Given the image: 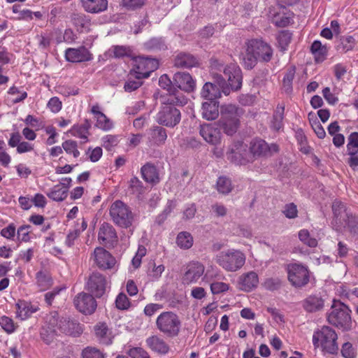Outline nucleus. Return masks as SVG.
Masks as SVG:
<instances>
[{
  "label": "nucleus",
  "mask_w": 358,
  "mask_h": 358,
  "mask_svg": "<svg viewBox=\"0 0 358 358\" xmlns=\"http://www.w3.org/2000/svg\"><path fill=\"white\" fill-rule=\"evenodd\" d=\"M157 329L168 338L177 337L182 329V321L179 315L173 311H164L156 320Z\"/></svg>",
  "instance_id": "obj_1"
},
{
  "label": "nucleus",
  "mask_w": 358,
  "mask_h": 358,
  "mask_svg": "<svg viewBox=\"0 0 358 358\" xmlns=\"http://www.w3.org/2000/svg\"><path fill=\"white\" fill-rule=\"evenodd\" d=\"M243 114V110L233 104L224 105L221 107L220 126L225 134L229 136L234 134L239 126V118Z\"/></svg>",
  "instance_id": "obj_2"
},
{
  "label": "nucleus",
  "mask_w": 358,
  "mask_h": 358,
  "mask_svg": "<svg viewBox=\"0 0 358 358\" xmlns=\"http://www.w3.org/2000/svg\"><path fill=\"white\" fill-rule=\"evenodd\" d=\"M216 263L228 272L240 270L245 263V255L239 250L228 249L216 255Z\"/></svg>",
  "instance_id": "obj_3"
},
{
  "label": "nucleus",
  "mask_w": 358,
  "mask_h": 358,
  "mask_svg": "<svg viewBox=\"0 0 358 358\" xmlns=\"http://www.w3.org/2000/svg\"><path fill=\"white\" fill-rule=\"evenodd\" d=\"M337 338V334L334 329L324 326L314 332L313 343L315 348L321 347L324 351L334 354L338 350Z\"/></svg>",
  "instance_id": "obj_4"
},
{
  "label": "nucleus",
  "mask_w": 358,
  "mask_h": 358,
  "mask_svg": "<svg viewBox=\"0 0 358 358\" xmlns=\"http://www.w3.org/2000/svg\"><path fill=\"white\" fill-rule=\"evenodd\" d=\"M350 313V310L344 303L334 301L332 310L327 317L328 322L345 331L350 330L352 327Z\"/></svg>",
  "instance_id": "obj_5"
},
{
  "label": "nucleus",
  "mask_w": 358,
  "mask_h": 358,
  "mask_svg": "<svg viewBox=\"0 0 358 358\" xmlns=\"http://www.w3.org/2000/svg\"><path fill=\"white\" fill-rule=\"evenodd\" d=\"M287 278L291 285L296 288L306 286L310 281V271L308 267L299 262L287 265Z\"/></svg>",
  "instance_id": "obj_6"
},
{
  "label": "nucleus",
  "mask_w": 358,
  "mask_h": 358,
  "mask_svg": "<svg viewBox=\"0 0 358 358\" xmlns=\"http://www.w3.org/2000/svg\"><path fill=\"white\" fill-rule=\"evenodd\" d=\"M110 215L113 222L122 228L129 227L134 220V215L130 208L120 200L111 204Z\"/></svg>",
  "instance_id": "obj_7"
},
{
  "label": "nucleus",
  "mask_w": 358,
  "mask_h": 358,
  "mask_svg": "<svg viewBox=\"0 0 358 358\" xmlns=\"http://www.w3.org/2000/svg\"><path fill=\"white\" fill-rule=\"evenodd\" d=\"M212 66L218 71H223L222 79L227 80L229 85L233 90H238L242 86V73L241 69L235 64H230L226 66L219 63L217 60L212 62Z\"/></svg>",
  "instance_id": "obj_8"
},
{
  "label": "nucleus",
  "mask_w": 358,
  "mask_h": 358,
  "mask_svg": "<svg viewBox=\"0 0 358 358\" xmlns=\"http://www.w3.org/2000/svg\"><path fill=\"white\" fill-rule=\"evenodd\" d=\"M180 119V111L172 106H162L157 115V122L168 127H174Z\"/></svg>",
  "instance_id": "obj_9"
},
{
  "label": "nucleus",
  "mask_w": 358,
  "mask_h": 358,
  "mask_svg": "<svg viewBox=\"0 0 358 358\" xmlns=\"http://www.w3.org/2000/svg\"><path fill=\"white\" fill-rule=\"evenodd\" d=\"M227 159L236 164H245L252 162L250 152L247 145L243 142L234 143L227 152Z\"/></svg>",
  "instance_id": "obj_10"
},
{
  "label": "nucleus",
  "mask_w": 358,
  "mask_h": 358,
  "mask_svg": "<svg viewBox=\"0 0 358 358\" xmlns=\"http://www.w3.org/2000/svg\"><path fill=\"white\" fill-rule=\"evenodd\" d=\"M159 62L150 57H141L136 62V67L131 71V76L142 79L150 76V73L157 69Z\"/></svg>",
  "instance_id": "obj_11"
},
{
  "label": "nucleus",
  "mask_w": 358,
  "mask_h": 358,
  "mask_svg": "<svg viewBox=\"0 0 358 358\" xmlns=\"http://www.w3.org/2000/svg\"><path fill=\"white\" fill-rule=\"evenodd\" d=\"M57 326L59 334H64L73 337L79 336L83 331L80 324L69 317H59L56 312Z\"/></svg>",
  "instance_id": "obj_12"
},
{
  "label": "nucleus",
  "mask_w": 358,
  "mask_h": 358,
  "mask_svg": "<svg viewBox=\"0 0 358 358\" xmlns=\"http://www.w3.org/2000/svg\"><path fill=\"white\" fill-rule=\"evenodd\" d=\"M106 287V277L99 272H93L90 275L86 283L87 291L97 298L101 297L105 294Z\"/></svg>",
  "instance_id": "obj_13"
},
{
  "label": "nucleus",
  "mask_w": 358,
  "mask_h": 358,
  "mask_svg": "<svg viewBox=\"0 0 358 358\" xmlns=\"http://www.w3.org/2000/svg\"><path fill=\"white\" fill-rule=\"evenodd\" d=\"M73 303L76 309L85 315L92 314L97 306L94 295L85 292L78 294L74 298Z\"/></svg>",
  "instance_id": "obj_14"
},
{
  "label": "nucleus",
  "mask_w": 358,
  "mask_h": 358,
  "mask_svg": "<svg viewBox=\"0 0 358 358\" xmlns=\"http://www.w3.org/2000/svg\"><path fill=\"white\" fill-rule=\"evenodd\" d=\"M249 45L250 50H252L259 61L268 62L273 57V50L271 47L265 41L259 38L249 40L247 42Z\"/></svg>",
  "instance_id": "obj_15"
},
{
  "label": "nucleus",
  "mask_w": 358,
  "mask_h": 358,
  "mask_svg": "<svg viewBox=\"0 0 358 358\" xmlns=\"http://www.w3.org/2000/svg\"><path fill=\"white\" fill-rule=\"evenodd\" d=\"M56 311L51 312L46 317V324L41 330V338L48 345L52 343L59 335L57 326Z\"/></svg>",
  "instance_id": "obj_16"
},
{
  "label": "nucleus",
  "mask_w": 358,
  "mask_h": 358,
  "mask_svg": "<svg viewBox=\"0 0 358 358\" xmlns=\"http://www.w3.org/2000/svg\"><path fill=\"white\" fill-rule=\"evenodd\" d=\"M204 266L199 262H192L187 267V271L182 277V282L189 285L197 282L204 273Z\"/></svg>",
  "instance_id": "obj_17"
},
{
  "label": "nucleus",
  "mask_w": 358,
  "mask_h": 358,
  "mask_svg": "<svg viewBox=\"0 0 358 358\" xmlns=\"http://www.w3.org/2000/svg\"><path fill=\"white\" fill-rule=\"evenodd\" d=\"M176 88L186 92H193L196 87L195 80L189 73L177 72L173 77Z\"/></svg>",
  "instance_id": "obj_18"
},
{
  "label": "nucleus",
  "mask_w": 358,
  "mask_h": 358,
  "mask_svg": "<svg viewBox=\"0 0 358 358\" xmlns=\"http://www.w3.org/2000/svg\"><path fill=\"white\" fill-rule=\"evenodd\" d=\"M199 133L203 138L212 145H217L221 141L220 130L213 124L201 125Z\"/></svg>",
  "instance_id": "obj_19"
},
{
  "label": "nucleus",
  "mask_w": 358,
  "mask_h": 358,
  "mask_svg": "<svg viewBox=\"0 0 358 358\" xmlns=\"http://www.w3.org/2000/svg\"><path fill=\"white\" fill-rule=\"evenodd\" d=\"M94 262L102 269H110L115 264V259L107 250L96 248L94 251Z\"/></svg>",
  "instance_id": "obj_20"
},
{
  "label": "nucleus",
  "mask_w": 358,
  "mask_h": 358,
  "mask_svg": "<svg viewBox=\"0 0 358 358\" xmlns=\"http://www.w3.org/2000/svg\"><path fill=\"white\" fill-rule=\"evenodd\" d=\"M98 239L100 243L106 246L113 245L117 241V236L114 227L104 222L99 229Z\"/></svg>",
  "instance_id": "obj_21"
},
{
  "label": "nucleus",
  "mask_w": 358,
  "mask_h": 358,
  "mask_svg": "<svg viewBox=\"0 0 358 358\" xmlns=\"http://www.w3.org/2000/svg\"><path fill=\"white\" fill-rule=\"evenodd\" d=\"M162 106H183L187 103V99L176 88L173 92H167V94L160 97Z\"/></svg>",
  "instance_id": "obj_22"
},
{
  "label": "nucleus",
  "mask_w": 358,
  "mask_h": 358,
  "mask_svg": "<svg viewBox=\"0 0 358 358\" xmlns=\"http://www.w3.org/2000/svg\"><path fill=\"white\" fill-rule=\"evenodd\" d=\"M66 59L71 62H88L92 59V55L84 46L78 48H68L65 52Z\"/></svg>",
  "instance_id": "obj_23"
},
{
  "label": "nucleus",
  "mask_w": 358,
  "mask_h": 358,
  "mask_svg": "<svg viewBox=\"0 0 358 358\" xmlns=\"http://www.w3.org/2000/svg\"><path fill=\"white\" fill-rule=\"evenodd\" d=\"M173 64L177 68L190 69L199 65V59L190 53L180 52L174 57Z\"/></svg>",
  "instance_id": "obj_24"
},
{
  "label": "nucleus",
  "mask_w": 358,
  "mask_h": 358,
  "mask_svg": "<svg viewBox=\"0 0 358 358\" xmlns=\"http://www.w3.org/2000/svg\"><path fill=\"white\" fill-rule=\"evenodd\" d=\"M303 308L308 313L321 311L324 306V300L319 294L308 296L301 301Z\"/></svg>",
  "instance_id": "obj_25"
},
{
  "label": "nucleus",
  "mask_w": 358,
  "mask_h": 358,
  "mask_svg": "<svg viewBox=\"0 0 358 358\" xmlns=\"http://www.w3.org/2000/svg\"><path fill=\"white\" fill-rule=\"evenodd\" d=\"M249 152L252 158V162L255 159L268 155V144L262 139L256 138L250 142Z\"/></svg>",
  "instance_id": "obj_26"
},
{
  "label": "nucleus",
  "mask_w": 358,
  "mask_h": 358,
  "mask_svg": "<svg viewBox=\"0 0 358 358\" xmlns=\"http://www.w3.org/2000/svg\"><path fill=\"white\" fill-rule=\"evenodd\" d=\"M83 10L92 14L101 13L108 9V0H80Z\"/></svg>",
  "instance_id": "obj_27"
},
{
  "label": "nucleus",
  "mask_w": 358,
  "mask_h": 358,
  "mask_svg": "<svg viewBox=\"0 0 358 358\" xmlns=\"http://www.w3.org/2000/svg\"><path fill=\"white\" fill-rule=\"evenodd\" d=\"M259 283L258 275L255 271L243 273L238 278L239 288L250 292L257 287Z\"/></svg>",
  "instance_id": "obj_28"
},
{
  "label": "nucleus",
  "mask_w": 358,
  "mask_h": 358,
  "mask_svg": "<svg viewBox=\"0 0 358 358\" xmlns=\"http://www.w3.org/2000/svg\"><path fill=\"white\" fill-rule=\"evenodd\" d=\"M202 117L207 120H215L219 115L218 102L217 101H207L202 103Z\"/></svg>",
  "instance_id": "obj_29"
},
{
  "label": "nucleus",
  "mask_w": 358,
  "mask_h": 358,
  "mask_svg": "<svg viewBox=\"0 0 358 358\" xmlns=\"http://www.w3.org/2000/svg\"><path fill=\"white\" fill-rule=\"evenodd\" d=\"M281 9L282 11L273 14L272 22L278 27H285L293 22L294 13L291 11H285V9Z\"/></svg>",
  "instance_id": "obj_30"
},
{
  "label": "nucleus",
  "mask_w": 358,
  "mask_h": 358,
  "mask_svg": "<svg viewBox=\"0 0 358 358\" xmlns=\"http://www.w3.org/2000/svg\"><path fill=\"white\" fill-rule=\"evenodd\" d=\"M143 178L152 184H157L159 182V173L157 168L150 163H147L141 169Z\"/></svg>",
  "instance_id": "obj_31"
},
{
  "label": "nucleus",
  "mask_w": 358,
  "mask_h": 358,
  "mask_svg": "<svg viewBox=\"0 0 358 358\" xmlns=\"http://www.w3.org/2000/svg\"><path fill=\"white\" fill-rule=\"evenodd\" d=\"M146 343L153 351L160 354H166L169 350L168 344L158 336L149 337L146 340Z\"/></svg>",
  "instance_id": "obj_32"
},
{
  "label": "nucleus",
  "mask_w": 358,
  "mask_h": 358,
  "mask_svg": "<svg viewBox=\"0 0 358 358\" xmlns=\"http://www.w3.org/2000/svg\"><path fill=\"white\" fill-rule=\"evenodd\" d=\"M167 138L166 130L159 126L153 127L149 132L150 141L155 145H160L164 144Z\"/></svg>",
  "instance_id": "obj_33"
},
{
  "label": "nucleus",
  "mask_w": 358,
  "mask_h": 358,
  "mask_svg": "<svg viewBox=\"0 0 358 358\" xmlns=\"http://www.w3.org/2000/svg\"><path fill=\"white\" fill-rule=\"evenodd\" d=\"M201 96L208 101H216L221 96V93L216 85L206 83L201 90Z\"/></svg>",
  "instance_id": "obj_34"
},
{
  "label": "nucleus",
  "mask_w": 358,
  "mask_h": 358,
  "mask_svg": "<svg viewBox=\"0 0 358 358\" xmlns=\"http://www.w3.org/2000/svg\"><path fill=\"white\" fill-rule=\"evenodd\" d=\"M94 331L99 342L109 345L111 343V333L106 323H99L94 327Z\"/></svg>",
  "instance_id": "obj_35"
},
{
  "label": "nucleus",
  "mask_w": 358,
  "mask_h": 358,
  "mask_svg": "<svg viewBox=\"0 0 358 358\" xmlns=\"http://www.w3.org/2000/svg\"><path fill=\"white\" fill-rule=\"evenodd\" d=\"M245 45V50L241 52L240 57L244 67L247 69H252L255 66L259 59L252 50H250L248 43H246Z\"/></svg>",
  "instance_id": "obj_36"
},
{
  "label": "nucleus",
  "mask_w": 358,
  "mask_h": 358,
  "mask_svg": "<svg viewBox=\"0 0 358 358\" xmlns=\"http://www.w3.org/2000/svg\"><path fill=\"white\" fill-rule=\"evenodd\" d=\"M310 50L316 63H321L326 59L328 50L320 41H315L311 45Z\"/></svg>",
  "instance_id": "obj_37"
},
{
  "label": "nucleus",
  "mask_w": 358,
  "mask_h": 358,
  "mask_svg": "<svg viewBox=\"0 0 358 358\" xmlns=\"http://www.w3.org/2000/svg\"><path fill=\"white\" fill-rule=\"evenodd\" d=\"M90 127V122L88 120H85L83 124L74 125L69 131L73 136L82 138L84 140V142H86L87 141Z\"/></svg>",
  "instance_id": "obj_38"
},
{
  "label": "nucleus",
  "mask_w": 358,
  "mask_h": 358,
  "mask_svg": "<svg viewBox=\"0 0 358 358\" xmlns=\"http://www.w3.org/2000/svg\"><path fill=\"white\" fill-rule=\"evenodd\" d=\"M285 105L278 104L273 113L271 127L275 131H279L283 127Z\"/></svg>",
  "instance_id": "obj_39"
},
{
  "label": "nucleus",
  "mask_w": 358,
  "mask_h": 358,
  "mask_svg": "<svg viewBox=\"0 0 358 358\" xmlns=\"http://www.w3.org/2000/svg\"><path fill=\"white\" fill-rule=\"evenodd\" d=\"M193 242L192 236L187 231H181L176 237L177 245L183 250L189 249L193 245Z\"/></svg>",
  "instance_id": "obj_40"
},
{
  "label": "nucleus",
  "mask_w": 358,
  "mask_h": 358,
  "mask_svg": "<svg viewBox=\"0 0 358 358\" xmlns=\"http://www.w3.org/2000/svg\"><path fill=\"white\" fill-rule=\"evenodd\" d=\"M47 196L53 201H62L67 197L68 191L67 189L62 188L61 185H57L47 193Z\"/></svg>",
  "instance_id": "obj_41"
},
{
  "label": "nucleus",
  "mask_w": 358,
  "mask_h": 358,
  "mask_svg": "<svg viewBox=\"0 0 358 358\" xmlns=\"http://www.w3.org/2000/svg\"><path fill=\"white\" fill-rule=\"evenodd\" d=\"M36 312V309L31 310L30 303L24 301H19L16 303V313L17 316L22 320H24L31 316L34 313Z\"/></svg>",
  "instance_id": "obj_42"
},
{
  "label": "nucleus",
  "mask_w": 358,
  "mask_h": 358,
  "mask_svg": "<svg viewBox=\"0 0 358 358\" xmlns=\"http://www.w3.org/2000/svg\"><path fill=\"white\" fill-rule=\"evenodd\" d=\"M216 189L220 194H229L233 189L231 180L226 176H220L217 180Z\"/></svg>",
  "instance_id": "obj_43"
},
{
  "label": "nucleus",
  "mask_w": 358,
  "mask_h": 358,
  "mask_svg": "<svg viewBox=\"0 0 358 358\" xmlns=\"http://www.w3.org/2000/svg\"><path fill=\"white\" fill-rule=\"evenodd\" d=\"M355 45V40L352 36H344L340 38L337 50L343 53L352 50Z\"/></svg>",
  "instance_id": "obj_44"
},
{
  "label": "nucleus",
  "mask_w": 358,
  "mask_h": 358,
  "mask_svg": "<svg viewBox=\"0 0 358 358\" xmlns=\"http://www.w3.org/2000/svg\"><path fill=\"white\" fill-rule=\"evenodd\" d=\"M36 278L37 284L42 290L48 289L52 285V278L50 275L46 272L42 271H38L36 273Z\"/></svg>",
  "instance_id": "obj_45"
},
{
  "label": "nucleus",
  "mask_w": 358,
  "mask_h": 358,
  "mask_svg": "<svg viewBox=\"0 0 358 358\" xmlns=\"http://www.w3.org/2000/svg\"><path fill=\"white\" fill-rule=\"evenodd\" d=\"M292 40V33L287 30L281 31L278 36L277 41L278 43L279 48L282 52L287 50L288 45L290 43Z\"/></svg>",
  "instance_id": "obj_46"
},
{
  "label": "nucleus",
  "mask_w": 358,
  "mask_h": 358,
  "mask_svg": "<svg viewBox=\"0 0 358 358\" xmlns=\"http://www.w3.org/2000/svg\"><path fill=\"white\" fill-rule=\"evenodd\" d=\"M113 54L115 58H123L124 57H130L131 55V50L128 46L114 45L110 49Z\"/></svg>",
  "instance_id": "obj_47"
},
{
  "label": "nucleus",
  "mask_w": 358,
  "mask_h": 358,
  "mask_svg": "<svg viewBox=\"0 0 358 358\" xmlns=\"http://www.w3.org/2000/svg\"><path fill=\"white\" fill-rule=\"evenodd\" d=\"M347 152L348 154L358 153V132H352L348 138Z\"/></svg>",
  "instance_id": "obj_48"
},
{
  "label": "nucleus",
  "mask_w": 358,
  "mask_h": 358,
  "mask_svg": "<svg viewBox=\"0 0 358 358\" xmlns=\"http://www.w3.org/2000/svg\"><path fill=\"white\" fill-rule=\"evenodd\" d=\"M299 238L301 242L310 248H315L317 245V241L310 236V233L306 229H301L299 232Z\"/></svg>",
  "instance_id": "obj_49"
},
{
  "label": "nucleus",
  "mask_w": 358,
  "mask_h": 358,
  "mask_svg": "<svg viewBox=\"0 0 358 358\" xmlns=\"http://www.w3.org/2000/svg\"><path fill=\"white\" fill-rule=\"evenodd\" d=\"M175 207L176 202L172 200H169L162 213L156 217L155 222L159 225L163 224Z\"/></svg>",
  "instance_id": "obj_50"
},
{
  "label": "nucleus",
  "mask_w": 358,
  "mask_h": 358,
  "mask_svg": "<svg viewBox=\"0 0 358 358\" xmlns=\"http://www.w3.org/2000/svg\"><path fill=\"white\" fill-rule=\"evenodd\" d=\"M145 3V0H121L120 6L129 10L141 8Z\"/></svg>",
  "instance_id": "obj_51"
},
{
  "label": "nucleus",
  "mask_w": 358,
  "mask_h": 358,
  "mask_svg": "<svg viewBox=\"0 0 358 358\" xmlns=\"http://www.w3.org/2000/svg\"><path fill=\"white\" fill-rule=\"evenodd\" d=\"M62 148L67 154H73L74 157H78L80 155V152L78 150L77 143L72 140H67L63 142Z\"/></svg>",
  "instance_id": "obj_52"
},
{
  "label": "nucleus",
  "mask_w": 358,
  "mask_h": 358,
  "mask_svg": "<svg viewBox=\"0 0 358 358\" xmlns=\"http://www.w3.org/2000/svg\"><path fill=\"white\" fill-rule=\"evenodd\" d=\"M96 125L97 127L105 131L110 130L113 127L112 121L104 113L99 114V117H97Z\"/></svg>",
  "instance_id": "obj_53"
},
{
  "label": "nucleus",
  "mask_w": 358,
  "mask_h": 358,
  "mask_svg": "<svg viewBox=\"0 0 358 358\" xmlns=\"http://www.w3.org/2000/svg\"><path fill=\"white\" fill-rule=\"evenodd\" d=\"M83 358H105L104 355L96 348L87 347L82 352Z\"/></svg>",
  "instance_id": "obj_54"
},
{
  "label": "nucleus",
  "mask_w": 358,
  "mask_h": 358,
  "mask_svg": "<svg viewBox=\"0 0 358 358\" xmlns=\"http://www.w3.org/2000/svg\"><path fill=\"white\" fill-rule=\"evenodd\" d=\"M308 118L311 124L313 129L314 130L315 134L319 138H324L326 136V132L321 125L320 122L317 120L316 117L314 120L310 118V114L308 115Z\"/></svg>",
  "instance_id": "obj_55"
},
{
  "label": "nucleus",
  "mask_w": 358,
  "mask_h": 358,
  "mask_svg": "<svg viewBox=\"0 0 358 358\" xmlns=\"http://www.w3.org/2000/svg\"><path fill=\"white\" fill-rule=\"evenodd\" d=\"M73 24L77 27L81 28H87L90 25V20L87 17L85 14L76 13L72 17Z\"/></svg>",
  "instance_id": "obj_56"
},
{
  "label": "nucleus",
  "mask_w": 358,
  "mask_h": 358,
  "mask_svg": "<svg viewBox=\"0 0 358 358\" xmlns=\"http://www.w3.org/2000/svg\"><path fill=\"white\" fill-rule=\"evenodd\" d=\"M159 85L167 92H173L174 89H176L173 80H171L166 74H164L160 76L159 79Z\"/></svg>",
  "instance_id": "obj_57"
},
{
  "label": "nucleus",
  "mask_w": 358,
  "mask_h": 358,
  "mask_svg": "<svg viewBox=\"0 0 358 358\" xmlns=\"http://www.w3.org/2000/svg\"><path fill=\"white\" fill-rule=\"evenodd\" d=\"M135 78L134 76H131V73H129V78L128 80L125 83L124 88L126 92H133L138 88H139L142 84L143 82L141 81V79L136 78V80H132V78Z\"/></svg>",
  "instance_id": "obj_58"
},
{
  "label": "nucleus",
  "mask_w": 358,
  "mask_h": 358,
  "mask_svg": "<svg viewBox=\"0 0 358 358\" xmlns=\"http://www.w3.org/2000/svg\"><path fill=\"white\" fill-rule=\"evenodd\" d=\"M115 305L119 310H127L130 306V301L124 293H120L115 300Z\"/></svg>",
  "instance_id": "obj_59"
},
{
  "label": "nucleus",
  "mask_w": 358,
  "mask_h": 358,
  "mask_svg": "<svg viewBox=\"0 0 358 358\" xmlns=\"http://www.w3.org/2000/svg\"><path fill=\"white\" fill-rule=\"evenodd\" d=\"M294 78V71H288L284 76L282 80L283 88L287 93H289L292 89V81Z\"/></svg>",
  "instance_id": "obj_60"
},
{
  "label": "nucleus",
  "mask_w": 358,
  "mask_h": 358,
  "mask_svg": "<svg viewBox=\"0 0 358 358\" xmlns=\"http://www.w3.org/2000/svg\"><path fill=\"white\" fill-rule=\"evenodd\" d=\"M102 145L108 151L111 150L118 143L117 137L113 135H106L102 138Z\"/></svg>",
  "instance_id": "obj_61"
},
{
  "label": "nucleus",
  "mask_w": 358,
  "mask_h": 358,
  "mask_svg": "<svg viewBox=\"0 0 358 358\" xmlns=\"http://www.w3.org/2000/svg\"><path fill=\"white\" fill-rule=\"evenodd\" d=\"M0 325L8 334L13 333L15 329L13 320L6 316L1 317Z\"/></svg>",
  "instance_id": "obj_62"
},
{
  "label": "nucleus",
  "mask_w": 358,
  "mask_h": 358,
  "mask_svg": "<svg viewBox=\"0 0 358 358\" xmlns=\"http://www.w3.org/2000/svg\"><path fill=\"white\" fill-rule=\"evenodd\" d=\"M285 216L289 219H294L297 217V207L294 203L286 204L282 211Z\"/></svg>",
  "instance_id": "obj_63"
},
{
  "label": "nucleus",
  "mask_w": 358,
  "mask_h": 358,
  "mask_svg": "<svg viewBox=\"0 0 358 358\" xmlns=\"http://www.w3.org/2000/svg\"><path fill=\"white\" fill-rule=\"evenodd\" d=\"M229 288V285L222 282H214L210 284V290L213 294H219L227 292Z\"/></svg>",
  "instance_id": "obj_64"
}]
</instances>
